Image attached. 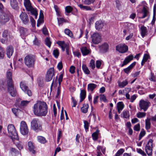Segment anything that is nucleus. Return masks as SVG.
<instances>
[{"mask_svg":"<svg viewBox=\"0 0 156 156\" xmlns=\"http://www.w3.org/2000/svg\"><path fill=\"white\" fill-rule=\"evenodd\" d=\"M119 86L121 88L124 87L128 84V82L127 80H126L122 82H119L118 83Z\"/></svg>","mask_w":156,"mask_h":156,"instance_id":"nucleus-33","label":"nucleus"},{"mask_svg":"<svg viewBox=\"0 0 156 156\" xmlns=\"http://www.w3.org/2000/svg\"><path fill=\"white\" fill-rule=\"evenodd\" d=\"M133 129L134 130L138 131L140 130V125L139 123L136 125L134 127Z\"/></svg>","mask_w":156,"mask_h":156,"instance_id":"nucleus-61","label":"nucleus"},{"mask_svg":"<svg viewBox=\"0 0 156 156\" xmlns=\"http://www.w3.org/2000/svg\"><path fill=\"white\" fill-rule=\"evenodd\" d=\"M146 3L145 1H142L141 4L138 5L140 8L139 10L138 9L139 12L140 13H143L144 15L142 17H141V18H144L146 16Z\"/></svg>","mask_w":156,"mask_h":156,"instance_id":"nucleus-10","label":"nucleus"},{"mask_svg":"<svg viewBox=\"0 0 156 156\" xmlns=\"http://www.w3.org/2000/svg\"><path fill=\"white\" fill-rule=\"evenodd\" d=\"M78 6L82 9L85 10H91L92 9L89 6H84L82 4H80Z\"/></svg>","mask_w":156,"mask_h":156,"instance_id":"nucleus-35","label":"nucleus"},{"mask_svg":"<svg viewBox=\"0 0 156 156\" xmlns=\"http://www.w3.org/2000/svg\"><path fill=\"white\" fill-rule=\"evenodd\" d=\"M10 4L13 9L16 10L18 9V3L16 0H10Z\"/></svg>","mask_w":156,"mask_h":156,"instance_id":"nucleus-19","label":"nucleus"},{"mask_svg":"<svg viewBox=\"0 0 156 156\" xmlns=\"http://www.w3.org/2000/svg\"><path fill=\"white\" fill-rule=\"evenodd\" d=\"M7 129L8 133L12 140H13L14 139L17 140L19 139L18 133L13 124H9L7 126Z\"/></svg>","mask_w":156,"mask_h":156,"instance_id":"nucleus-5","label":"nucleus"},{"mask_svg":"<svg viewBox=\"0 0 156 156\" xmlns=\"http://www.w3.org/2000/svg\"><path fill=\"white\" fill-rule=\"evenodd\" d=\"M30 21L31 22L32 26L33 27H34L35 26L36 22L34 18L32 17H30Z\"/></svg>","mask_w":156,"mask_h":156,"instance_id":"nucleus-50","label":"nucleus"},{"mask_svg":"<svg viewBox=\"0 0 156 156\" xmlns=\"http://www.w3.org/2000/svg\"><path fill=\"white\" fill-rule=\"evenodd\" d=\"M146 62V53H145L141 62V66H143Z\"/></svg>","mask_w":156,"mask_h":156,"instance_id":"nucleus-64","label":"nucleus"},{"mask_svg":"<svg viewBox=\"0 0 156 156\" xmlns=\"http://www.w3.org/2000/svg\"><path fill=\"white\" fill-rule=\"evenodd\" d=\"M31 129L36 131L38 132L42 129V124L38 118H34L31 122Z\"/></svg>","mask_w":156,"mask_h":156,"instance_id":"nucleus-4","label":"nucleus"},{"mask_svg":"<svg viewBox=\"0 0 156 156\" xmlns=\"http://www.w3.org/2000/svg\"><path fill=\"white\" fill-rule=\"evenodd\" d=\"M55 72L54 68H51L48 70L45 76V80L46 82H48L51 81L53 77L55 76Z\"/></svg>","mask_w":156,"mask_h":156,"instance_id":"nucleus-7","label":"nucleus"},{"mask_svg":"<svg viewBox=\"0 0 156 156\" xmlns=\"http://www.w3.org/2000/svg\"><path fill=\"white\" fill-rule=\"evenodd\" d=\"M146 113L145 112H139L136 114V116L139 118H143L145 116Z\"/></svg>","mask_w":156,"mask_h":156,"instance_id":"nucleus-40","label":"nucleus"},{"mask_svg":"<svg viewBox=\"0 0 156 156\" xmlns=\"http://www.w3.org/2000/svg\"><path fill=\"white\" fill-rule=\"evenodd\" d=\"M99 131L98 129H97L95 132L92 134V137L94 140H97L98 139Z\"/></svg>","mask_w":156,"mask_h":156,"instance_id":"nucleus-28","label":"nucleus"},{"mask_svg":"<svg viewBox=\"0 0 156 156\" xmlns=\"http://www.w3.org/2000/svg\"><path fill=\"white\" fill-rule=\"evenodd\" d=\"M45 44L49 48H50L51 46V42L50 41V38L47 37L45 40Z\"/></svg>","mask_w":156,"mask_h":156,"instance_id":"nucleus-39","label":"nucleus"},{"mask_svg":"<svg viewBox=\"0 0 156 156\" xmlns=\"http://www.w3.org/2000/svg\"><path fill=\"white\" fill-rule=\"evenodd\" d=\"M37 141L42 144H45L47 142L45 138L42 136H38L37 137Z\"/></svg>","mask_w":156,"mask_h":156,"instance_id":"nucleus-31","label":"nucleus"},{"mask_svg":"<svg viewBox=\"0 0 156 156\" xmlns=\"http://www.w3.org/2000/svg\"><path fill=\"white\" fill-rule=\"evenodd\" d=\"M100 99L101 101H103L105 102H107L108 101L107 99L106 98V96L104 94H100Z\"/></svg>","mask_w":156,"mask_h":156,"instance_id":"nucleus-47","label":"nucleus"},{"mask_svg":"<svg viewBox=\"0 0 156 156\" xmlns=\"http://www.w3.org/2000/svg\"><path fill=\"white\" fill-rule=\"evenodd\" d=\"M116 50L121 53L127 52L128 50V46L125 44H120L116 46Z\"/></svg>","mask_w":156,"mask_h":156,"instance_id":"nucleus-8","label":"nucleus"},{"mask_svg":"<svg viewBox=\"0 0 156 156\" xmlns=\"http://www.w3.org/2000/svg\"><path fill=\"white\" fill-rule=\"evenodd\" d=\"M63 64L62 61L59 62L57 65V67L59 71L61 70L63 68Z\"/></svg>","mask_w":156,"mask_h":156,"instance_id":"nucleus-62","label":"nucleus"},{"mask_svg":"<svg viewBox=\"0 0 156 156\" xmlns=\"http://www.w3.org/2000/svg\"><path fill=\"white\" fill-rule=\"evenodd\" d=\"M123 116L125 118L129 119L130 117L129 111H124Z\"/></svg>","mask_w":156,"mask_h":156,"instance_id":"nucleus-46","label":"nucleus"},{"mask_svg":"<svg viewBox=\"0 0 156 156\" xmlns=\"http://www.w3.org/2000/svg\"><path fill=\"white\" fill-rule=\"evenodd\" d=\"M83 122L84 123V127L85 129V130H88L89 129V123L86 120H83Z\"/></svg>","mask_w":156,"mask_h":156,"instance_id":"nucleus-42","label":"nucleus"},{"mask_svg":"<svg viewBox=\"0 0 156 156\" xmlns=\"http://www.w3.org/2000/svg\"><path fill=\"white\" fill-rule=\"evenodd\" d=\"M7 88V83L6 81L5 80H0V90L2 91H5L6 90Z\"/></svg>","mask_w":156,"mask_h":156,"instance_id":"nucleus-16","label":"nucleus"},{"mask_svg":"<svg viewBox=\"0 0 156 156\" xmlns=\"http://www.w3.org/2000/svg\"><path fill=\"white\" fill-rule=\"evenodd\" d=\"M16 146L19 150H21L23 148V145L22 142H18L17 143Z\"/></svg>","mask_w":156,"mask_h":156,"instance_id":"nucleus-59","label":"nucleus"},{"mask_svg":"<svg viewBox=\"0 0 156 156\" xmlns=\"http://www.w3.org/2000/svg\"><path fill=\"white\" fill-rule=\"evenodd\" d=\"M28 11H30L32 15H34L37 13V12L36 10H35L33 7H31L30 10H27Z\"/></svg>","mask_w":156,"mask_h":156,"instance_id":"nucleus-55","label":"nucleus"},{"mask_svg":"<svg viewBox=\"0 0 156 156\" xmlns=\"http://www.w3.org/2000/svg\"><path fill=\"white\" fill-rule=\"evenodd\" d=\"M28 145L29 151L31 152L33 154H34L36 151L34 150V146L33 145L32 142L31 141H29L28 143Z\"/></svg>","mask_w":156,"mask_h":156,"instance_id":"nucleus-23","label":"nucleus"},{"mask_svg":"<svg viewBox=\"0 0 156 156\" xmlns=\"http://www.w3.org/2000/svg\"><path fill=\"white\" fill-rule=\"evenodd\" d=\"M19 30L20 36L24 37L26 36V33L27 31V29L23 27H20L19 28Z\"/></svg>","mask_w":156,"mask_h":156,"instance_id":"nucleus-27","label":"nucleus"},{"mask_svg":"<svg viewBox=\"0 0 156 156\" xmlns=\"http://www.w3.org/2000/svg\"><path fill=\"white\" fill-rule=\"evenodd\" d=\"M95 0H85L84 3L87 5H90L91 4L93 3Z\"/></svg>","mask_w":156,"mask_h":156,"instance_id":"nucleus-51","label":"nucleus"},{"mask_svg":"<svg viewBox=\"0 0 156 156\" xmlns=\"http://www.w3.org/2000/svg\"><path fill=\"white\" fill-rule=\"evenodd\" d=\"M151 127V122L150 120L149 119L147 118V132H149L148 131V130L150 129Z\"/></svg>","mask_w":156,"mask_h":156,"instance_id":"nucleus-56","label":"nucleus"},{"mask_svg":"<svg viewBox=\"0 0 156 156\" xmlns=\"http://www.w3.org/2000/svg\"><path fill=\"white\" fill-rule=\"evenodd\" d=\"M95 25L96 29L97 30H99L103 28L104 24L102 21L99 20L96 22Z\"/></svg>","mask_w":156,"mask_h":156,"instance_id":"nucleus-21","label":"nucleus"},{"mask_svg":"<svg viewBox=\"0 0 156 156\" xmlns=\"http://www.w3.org/2000/svg\"><path fill=\"white\" fill-rule=\"evenodd\" d=\"M20 87L25 94H27L29 97L32 95V93L31 90L29 89L28 87L22 81L20 83Z\"/></svg>","mask_w":156,"mask_h":156,"instance_id":"nucleus-6","label":"nucleus"},{"mask_svg":"<svg viewBox=\"0 0 156 156\" xmlns=\"http://www.w3.org/2000/svg\"><path fill=\"white\" fill-rule=\"evenodd\" d=\"M133 58L134 57L133 55H132L131 54L126 57L125 59H126L129 62L133 59Z\"/></svg>","mask_w":156,"mask_h":156,"instance_id":"nucleus-63","label":"nucleus"},{"mask_svg":"<svg viewBox=\"0 0 156 156\" xmlns=\"http://www.w3.org/2000/svg\"><path fill=\"white\" fill-rule=\"evenodd\" d=\"M136 151L137 152L141 154L143 156H146V154L144 152V151H143L141 149H137Z\"/></svg>","mask_w":156,"mask_h":156,"instance_id":"nucleus-54","label":"nucleus"},{"mask_svg":"<svg viewBox=\"0 0 156 156\" xmlns=\"http://www.w3.org/2000/svg\"><path fill=\"white\" fill-rule=\"evenodd\" d=\"M92 41L94 44H98L100 42L101 36L98 33H95L91 36Z\"/></svg>","mask_w":156,"mask_h":156,"instance_id":"nucleus-11","label":"nucleus"},{"mask_svg":"<svg viewBox=\"0 0 156 156\" xmlns=\"http://www.w3.org/2000/svg\"><path fill=\"white\" fill-rule=\"evenodd\" d=\"M58 25L59 26L61 25H62L63 22H66V20L63 18H58Z\"/></svg>","mask_w":156,"mask_h":156,"instance_id":"nucleus-45","label":"nucleus"},{"mask_svg":"<svg viewBox=\"0 0 156 156\" xmlns=\"http://www.w3.org/2000/svg\"><path fill=\"white\" fill-rule=\"evenodd\" d=\"M97 87V85L94 83H90L87 85L88 91H90L93 92Z\"/></svg>","mask_w":156,"mask_h":156,"instance_id":"nucleus-26","label":"nucleus"},{"mask_svg":"<svg viewBox=\"0 0 156 156\" xmlns=\"http://www.w3.org/2000/svg\"><path fill=\"white\" fill-rule=\"evenodd\" d=\"M56 43L61 47L64 46L65 44H67L65 43L64 41H58L56 42Z\"/></svg>","mask_w":156,"mask_h":156,"instance_id":"nucleus-48","label":"nucleus"},{"mask_svg":"<svg viewBox=\"0 0 156 156\" xmlns=\"http://www.w3.org/2000/svg\"><path fill=\"white\" fill-rule=\"evenodd\" d=\"M24 5L27 10H30L31 7H32L30 0H24Z\"/></svg>","mask_w":156,"mask_h":156,"instance_id":"nucleus-25","label":"nucleus"},{"mask_svg":"<svg viewBox=\"0 0 156 156\" xmlns=\"http://www.w3.org/2000/svg\"><path fill=\"white\" fill-rule=\"evenodd\" d=\"M89 105L87 104H84L83 106L81 108V112L83 113H87L89 108Z\"/></svg>","mask_w":156,"mask_h":156,"instance_id":"nucleus-29","label":"nucleus"},{"mask_svg":"<svg viewBox=\"0 0 156 156\" xmlns=\"http://www.w3.org/2000/svg\"><path fill=\"white\" fill-rule=\"evenodd\" d=\"M8 34L9 30H5L2 32V37L4 38L7 39Z\"/></svg>","mask_w":156,"mask_h":156,"instance_id":"nucleus-43","label":"nucleus"},{"mask_svg":"<svg viewBox=\"0 0 156 156\" xmlns=\"http://www.w3.org/2000/svg\"><path fill=\"white\" fill-rule=\"evenodd\" d=\"M90 66L91 67V68L94 69L95 68V61H94L92 59L90 60Z\"/></svg>","mask_w":156,"mask_h":156,"instance_id":"nucleus-49","label":"nucleus"},{"mask_svg":"<svg viewBox=\"0 0 156 156\" xmlns=\"http://www.w3.org/2000/svg\"><path fill=\"white\" fill-rule=\"evenodd\" d=\"M146 132L145 131H141L140 132L139 137V140H140L141 138L143 137L145 134Z\"/></svg>","mask_w":156,"mask_h":156,"instance_id":"nucleus-58","label":"nucleus"},{"mask_svg":"<svg viewBox=\"0 0 156 156\" xmlns=\"http://www.w3.org/2000/svg\"><path fill=\"white\" fill-rule=\"evenodd\" d=\"M139 106L140 110L143 109L144 111H146V101L141 100L139 102Z\"/></svg>","mask_w":156,"mask_h":156,"instance_id":"nucleus-20","label":"nucleus"},{"mask_svg":"<svg viewBox=\"0 0 156 156\" xmlns=\"http://www.w3.org/2000/svg\"><path fill=\"white\" fill-rule=\"evenodd\" d=\"M109 46V45L106 42L102 44L99 47L100 51L103 53H106L108 50Z\"/></svg>","mask_w":156,"mask_h":156,"instance_id":"nucleus-15","label":"nucleus"},{"mask_svg":"<svg viewBox=\"0 0 156 156\" xmlns=\"http://www.w3.org/2000/svg\"><path fill=\"white\" fill-rule=\"evenodd\" d=\"M5 51L1 47H0V58H3L4 56Z\"/></svg>","mask_w":156,"mask_h":156,"instance_id":"nucleus-52","label":"nucleus"},{"mask_svg":"<svg viewBox=\"0 0 156 156\" xmlns=\"http://www.w3.org/2000/svg\"><path fill=\"white\" fill-rule=\"evenodd\" d=\"M12 73L11 72H7L6 78L7 82V90L10 95L13 97H15L17 92L14 88L13 81L12 77Z\"/></svg>","mask_w":156,"mask_h":156,"instance_id":"nucleus-2","label":"nucleus"},{"mask_svg":"<svg viewBox=\"0 0 156 156\" xmlns=\"http://www.w3.org/2000/svg\"><path fill=\"white\" fill-rule=\"evenodd\" d=\"M81 51L82 55L84 56L87 55L90 52V51L86 47H82L81 48Z\"/></svg>","mask_w":156,"mask_h":156,"instance_id":"nucleus-24","label":"nucleus"},{"mask_svg":"<svg viewBox=\"0 0 156 156\" xmlns=\"http://www.w3.org/2000/svg\"><path fill=\"white\" fill-rule=\"evenodd\" d=\"M64 32L67 35L71 37H73L72 33L69 29H65L64 30Z\"/></svg>","mask_w":156,"mask_h":156,"instance_id":"nucleus-38","label":"nucleus"},{"mask_svg":"<svg viewBox=\"0 0 156 156\" xmlns=\"http://www.w3.org/2000/svg\"><path fill=\"white\" fill-rule=\"evenodd\" d=\"M141 34L142 37H143L146 33V27L144 26H142L140 27Z\"/></svg>","mask_w":156,"mask_h":156,"instance_id":"nucleus-34","label":"nucleus"},{"mask_svg":"<svg viewBox=\"0 0 156 156\" xmlns=\"http://www.w3.org/2000/svg\"><path fill=\"white\" fill-rule=\"evenodd\" d=\"M48 105L45 102L38 101L34 105L33 112L37 116H45L48 113Z\"/></svg>","mask_w":156,"mask_h":156,"instance_id":"nucleus-1","label":"nucleus"},{"mask_svg":"<svg viewBox=\"0 0 156 156\" xmlns=\"http://www.w3.org/2000/svg\"><path fill=\"white\" fill-rule=\"evenodd\" d=\"M75 67L73 66H71L69 69V72L71 74H73L75 72Z\"/></svg>","mask_w":156,"mask_h":156,"instance_id":"nucleus-60","label":"nucleus"},{"mask_svg":"<svg viewBox=\"0 0 156 156\" xmlns=\"http://www.w3.org/2000/svg\"><path fill=\"white\" fill-rule=\"evenodd\" d=\"M59 52L58 49L56 48L53 51V55L54 57L57 58L59 55Z\"/></svg>","mask_w":156,"mask_h":156,"instance_id":"nucleus-41","label":"nucleus"},{"mask_svg":"<svg viewBox=\"0 0 156 156\" xmlns=\"http://www.w3.org/2000/svg\"><path fill=\"white\" fill-rule=\"evenodd\" d=\"M153 142L152 139H150L147 143V154L149 156H152Z\"/></svg>","mask_w":156,"mask_h":156,"instance_id":"nucleus-12","label":"nucleus"},{"mask_svg":"<svg viewBox=\"0 0 156 156\" xmlns=\"http://www.w3.org/2000/svg\"><path fill=\"white\" fill-rule=\"evenodd\" d=\"M64 73V72L63 71H62L61 72L60 75L58 79V83L59 86H61V83L62 80Z\"/></svg>","mask_w":156,"mask_h":156,"instance_id":"nucleus-36","label":"nucleus"},{"mask_svg":"<svg viewBox=\"0 0 156 156\" xmlns=\"http://www.w3.org/2000/svg\"><path fill=\"white\" fill-rule=\"evenodd\" d=\"M124 104L122 101L119 102L117 104V108L118 111L119 113L124 108Z\"/></svg>","mask_w":156,"mask_h":156,"instance_id":"nucleus-30","label":"nucleus"},{"mask_svg":"<svg viewBox=\"0 0 156 156\" xmlns=\"http://www.w3.org/2000/svg\"><path fill=\"white\" fill-rule=\"evenodd\" d=\"M6 54L7 57L10 58L14 52V48L11 45L8 46L6 49Z\"/></svg>","mask_w":156,"mask_h":156,"instance_id":"nucleus-17","label":"nucleus"},{"mask_svg":"<svg viewBox=\"0 0 156 156\" xmlns=\"http://www.w3.org/2000/svg\"><path fill=\"white\" fill-rule=\"evenodd\" d=\"M148 79L151 81L154 82H155L156 81V77L154 76V73L151 71Z\"/></svg>","mask_w":156,"mask_h":156,"instance_id":"nucleus-37","label":"nucleus"},{"mask_svg":"<svg viewBox=\"0 0 156 156\" xmlns=\"http://www.w3.org/2000/svg\"><path fill=\"white\" fill-rule=\"evenodd\" d=\"M65 9L66 12L67 13H69L71 12L73 10V8L69 5L66 6Z\"/></svg>","mask_w":156,"mask_h":156,"instance_id":"nucleus-44","label":"nucleus"},{"mask_svg":"<svg viewBox=\"0 0 156 156\" xmlns=\"http://www.w3.org/2000/svg\"><path fill=\"white\" fill-rule=\"evenodd\" d=\"M149 28V26H147ZM148 30L147 31V35H149L150 36L151 35V34L153 32V27H150V28H148Z\"/></svg>","mask_w":156,"mask_h":156,"instance_id":"nucleus-57","label":"nucleus"},{"mask_svg":"<svg viewBox=\"0 0 156 156\" xmlns=\"http://www.w3.org/2000/svg\"><path fill=\"white\" fill-rule=\"evenodd\" d=\"M36 61L35 56L32 54L27 55L24 58V63L28 68L34 67Z\"/></svg>","mask_w":156,"mask_h":156,"instance_id":"nucleus-3","label":"nucleus"},{"mask_svg":"<svg viewBox=\"0 0 156 156\" xmlns=\"http://www.w3.org/2000/svg\"><path fill=\"white\" fill-rule=\"evenodd\" d=\"M19 16L23 24H26L29 23V17L26 13L22 12Z\"/></svg>","mask_w":156,"mask_h":156,"instance_id":"nucleus-14","label":"nucleus"},{"mask_svg":"<svg viewBox=\"0 0 156 156\" xmlns=\"http://www.w3.org/2000/svg\"><path fill=\"white\" fill-rule=\"evenodd\" d=\"M82 68L83 72L85 74L87 75L90 74V71L85 64H82Z\"/></svg>","mask_w":156,"mask_h":156,"instance_id":"nucleus-32","label":"nucleus"},{"mask_svg":"<svg viewBox=\"0 0 156 156\" xmlns=\"http://www.w3.org/2000/svg\"><path fill=\"white\" fill-rule=\"evenodd\" d=\"M136 62H134L130 64L127 68L123 69L124 72L127 74H128L130 72V70L135 66Z\"/></svg>","mask_w":156,"mask_h":156,"instance_id":"nucleus-18","label":"nucleus"},{"mask_svg":"<svg viewBox=\"0 0 156 156\" xmlns=\"http://www.w3.org/2000/svg\"><path fill=\"white\" fill-rule=\"evenodd\" d=\"M20 131L21 133L24 135H27L28 133L27 125L24 121H22L20 123Z\"/></svg>","mask_w":156,"mask_h":156,"instance_id":"nucleus-9","label":"nucleus"},{"mask_svg":"<svg viewBox=\"0 0 156 156\" xmlns=\"http://www.w3.org/2000/svg\"><path fill=\"white\" fill-rule=\"evenodd\" d=\"M9 20V14L3 13L0 17V22L2 24H4Z\"/></svg>","mask_w":156,"mask_h":156,"instance_id":"nucleus-13","label":"nucleus"},{"mask_svg":"<svg viewBox=\"0 0 156 156\" xmlns=\"http://www.w3.org/2000/svg\"><path fill=\"white\" fill-rule=\"evenodd\" d=\"M86 91L84 90H81L80 94V102H82L85 99L86 97Z\"/></svg>","mask_w":156,"mask_h":156,"instance_id":"nucleus-22","label":"nucleus"},{"mask_svg":"<svg viewBox=\"0 0 156 156\" xmlns=\"http://www.w3.org/2000/svg\"><path fill=\"white\" fill-rule=\"evenodd\" d=\"M30 101H21L20 104V105L22 106H26L29 103Z\"/></svg>","mask_w":156,"mask_h":156,"instance_id":"nucleus-53","label":"nucleus"}]
</instances>
